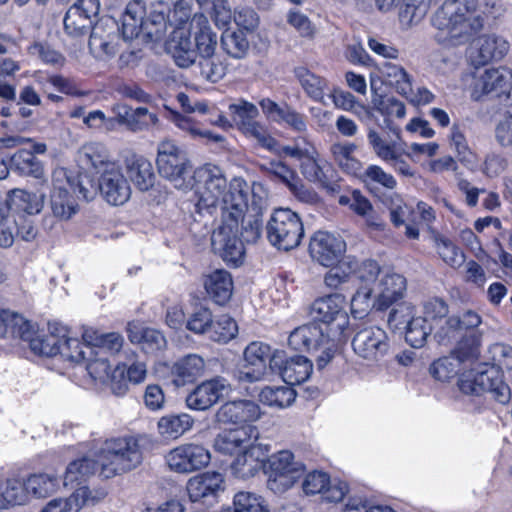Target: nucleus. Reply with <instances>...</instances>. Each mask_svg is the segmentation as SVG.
I'll return each mask as SVG.
<instances>
[{
  "instance_id": "1",
  "label": "nucleus",
  "mask_w": 512,
  "mask_h": 512,
  "mask_svg": "<svg viewBox=\"0 0 512 512\" xmlns=\"http://www.w3.org/2000/svg\"><path fill=\"white\" fill-rule=\"evenodd\" d=\"M197 197L196 208L198 212L207 211L221 205V218L226 211L234 212L230 204H236V197L244 203V210L248 209V185L245 180L235 177L227 181L221 168L207 164L193 172L191 187Z\"/></svg>"
},
{
  "instance_id": "2",
  "label": "nucleus",
  "mask_w": 512,
  "mask_h": 512,
  "mask_svg": "<svg viewBox=\"0 0 512 512\" xmlns=\"http://www.w3.org/2000/svg\"><path fill=\"white\" fill-rule=\"evenodd\" d=\"M477 6L478 0H445L431 17L435 40L445 46L467 43L484 26L483 18L475 14Z\"/></svg>"
},
{
  "instance_id": "3",
  "label": "nucleus",
  "mask_w": 512,
  "mask_h": 512,
  "mask_svg": "<svg viewBox=\"0 0 512 512\" xmlns=\"http://www.w3.org/2000/svg\"><path fill=\"white\" fill-rule=\"evenodd\" d=\"M95 456L105 478L128 472L143 460L140 438L126 435L106 439Z\"/></svg>"
},
{
  "instance_id": "4",
  "label": "nucleus",
  "mask_w": 512,
  "mask_h": 512,
  "mask_svg": "<svg viewBox=\"0 0 512 512\" xmlns=\"http://www.w3.org/2000/svg\"><path fill=\"white\" fill-rule=\"evenodd\" d=\"M236 204H230L234 212L226 211L221 218V225L215 230L211 237L212 248L219 253L225 262L238 265L242 262L245 254L244 242L239 238L240 224L243 223L244 203L242 198L236 197Z\"/></svg>"
},
{
  "instance_id": "5",
  "label": "nucleus",
  "mask_w": 512,
  "mask_h": 512,
  "mask_svg": "<svg viewBox=\"0 0 512 512\" xmlns=\"http://www.w3.org/2000/svg\"><path fill=\"white\" fill-rule=\"evenodd\" d=\"M346 342L336 337L328 328L307 324L295 328L289 335L288 344L295 350L320 352L316 358L317 367L323 369L334 357L339 346Z\"/></svg>"
},
{
  "instance_id": "6",
  "label": "nucleus",
  "mask_w": 512,
  "mask_h": 512,
  "mask_svg": "<svg viewBox=\"0 0 512 512\" xmlns=\"http://www.w3.org/2000/svg\"><path fill=\"white\" fill-rule=\"evenodd\" d=\"M352 313V301L340 293H333L319 297L310 306V316L319 322L326 324V328L336 337L347 341L350 335V316Z\"/></svg>"
},
{
  "instance_id": "7",
  "label": "nucleus",
  "mask_w": 512,
  "mask_h": 512,
  "mask_svg": "<svg viewBox=\"0 0 512 512\" xmlns=\"http://www.w3.org/2000/svg\"><path fill=\"white\" fill-rule=\"evenodd\" d=\"M156 164L159 174L179 190L191 187L192 165L187 154L171 140L158 144Z\"/></svg>"
},
{
  "instance_id": "8",
  "label": "nucleus",
  "mask_w": 512,
  "mask_h": 512,
  "mask_svg": "<svg viewBox=\"0 0 512 512\" xmlns=\"http://www.w3.org/2000/svg\"><path fill=\"white\" fill-rule=\"evenodd\" d=\"M305 464L290 450L273 453L267 460V487L282 494L291 489L304 475Z\"/></svg>"
},
{
  "instance_id": "9",
  "label": "nucleus",
  "mask_w": 512,
  "mask_h": 512,
  "mask_svg": "<svg viewBox=\"0 0 512 512\" xmlns=\"http://www.w3.org/2000/svg\"><path fill=\"white\" fill-rule=\"evenodd\" d=\"M459 389L470 395L490 393L500 404H507L511 400V390L503 380L502 374L494 367L479 372H468L460 376Z\"/></svg>"
},
{
  "instance_id": "10",
  "label": "nucleus",
  "mask_w": 512,
  "mask_h": 512,
  "mask_svg": "<svg viewBox=\"0 0 512 512\" xmlns=\"http://www.w3.org/2000/svg\"><path fill=\"white\" fill-rule=\"evenodd\" d=\"M269 242L283 250L296 248L304 235L300 217L290 209H277L267 223Z\"/></svg>"
},
{
  "instance_id": "11",
  "label": "nucleus",
  "mask_w": 512,
  "mask_h": 512,
  "mask_svg": "<svg viewBox=\"0 0 512 512\" xmlns=\"http://www.w3.org/2000/svg\"><path fill=\"white\" fill-rule=\"evenodd\" d=\"M380 272L379 264L372 259L354 267V318H362L372 310V295Z\"/></svg>"
},
{
  "instance_id": "12",
  "label": "nucleus",
  "mask_w": 512,
  "mask_h": 512,
  "mask_svg": "<svg viewBox=\"0 0 512 512\" xmlns=\"http://www.w3.org/2000/svg\"><path fill=\"white\" fill-rule=\"evenodd\" d=\"M271 346L262 341H252L243 351V364L238 372L241 382H258L271 372L270 362L273 357Z\"/></svg>"
},
{
  "instance_id": "13",
  "label": "nucleus",
  "mask_w": 512,
  "mask_h": 512,
  "mask_svg": "<svg viewBox=\"0 0 512 512\" xmlns=\"http://www.w3.org/2000/svg\"><path fill=\"white\" fill-rule=\"evenodd\" d=\"M71 346L77 348L79 340L69 337L63 326H50L48 334L39 335L30 341V347L35 354L46 357L61 355L64 359L81 358V352L74 354L70 351Z\"/></svg>"
},
{
  "instance_id": "14",
  "label": "nucleus",
  "mask_w": 512,
  "mask_h": 512,
  "mask_svg": "<svg viewBox=\"0 0 512 512\" xmlns=\"http://www.w3.org/2000/svg\"><path fill=\"white\" fill-rule=\"evenodd\" d=\"M170 470L191 473L206 467L211 460L210 451L201 444L185 443L171 449L165 456Z\"/></svg>"
},
{
  "instance_id": "15",
  "label": "nucleus",
  "mask_w": 512,
  "mask_h": 512,
  "mask_svg": "<svg viewBox=\"0 0 512 512\" xmlns=\"http://www.w3.org/2000/svg\"><path fill=\"white\" fill-rule=\"evenodd\" d=\"M272 373L278 374L282 380L290 385H299L312 374V362L301 355L288 357L284 350L275 349L270 362Z\"/></svg>"
},
{
  "instance_id": "16",
  "label": "nucleus",
  "mask_w": 512,
  "mask_h": 512,
  "mask_svg": "<svg viewBox=\"0 0 512 512\" xmlns=\"http://www.w3.org/2000/svg\"><path fill=\"white\" fill-rule=\"evenodd\" d=\"M347 243L339 234L317 231L309 242V254L312 260L323 267H328L347 255Z\"/></svg>"
},
{
  "instance_id": "17",
  "label": "nucleus",
  "mask_w": 512,
  "mask_h": 512,
  "mask_svg": "<svg viewBox=\"0 0 512 512\" xmlns=\"http://www.w3.org/2000/svg\"><path fill=\"white\" fill-rule=\"evenodd\" d=\"M367 138L378 158L390 164L399 174L405 177L414 176L413 169L404 159V156H409L404 141H385L374 129H369Z\"/></svg>"
},
{
  "instance_id": "18",
  "label": "nucleus",
  "mask_w": 512,
  "mask_h": 512,
  "mask_svg": "<svg viewBox=\"0 0 512 512\" xmlns=\"http://www.w3.org/2000/svg\"><path fill=\"white\" fill-rule=\"evenodd\" d=\"M119 27L111 17H103L97 21L89 38V49L98 59L106 60L115 56L119 46Z\"/></svg>"
},
{
  "instance_id": "19",
  "label": "nucleus",
  "mask_w": 512,
  "mask_h": 512,
  "mask_svg": "<svg viewBox=\"0 0 512 512\" xmlns=\"http://www.w3.org/2000/svg\"><path fill=\"white\" fill-rule=\"evenodd\" d=\"M86 370L95 381L110 387L117 395H124L128 391L125 379V365H117L111 370L108 360L103 355L89 354L85 360Z\"/></svg>"
},
{
  "instance_id": "20",
  "label": "nucleus",
  "mask_w": 512,
  "mask_h": 512,
  "mask_svg": "<svg viewBox=\"0 0 512 512\" xmlns=\"http://www.w3.org/2000/svg\"><path fill=\"white\" fill-rule=\"evenodd\" d=\"M52 181L53 190L50 196L52 213L61 220H68L77 212L78 208L71 194V191L75 192L74 183L70 181L64 169L55 170Z\"/></svg>"
},
{
  "instance_id": "21",
  "label": "nucleus",
  "mask_w": 512,
  "mask_h": 512,
  "mask_svg": "<svg viewBox=\"0 0 512 512\" xmlns=\"http://www.w3.org/2000/svg\"><path fill=\"white\" fill-rule=\"evenodd\" d=\"M231 391L229 381L217 376L198 384L186 397V404L192 410L205 411L228 396Z\"/></svg>"
},
{
  "instance_id": "22",
  "label": "nucleus",
  "mask_w": 512,
  "mask_h": 512,
  "mask_svg": "<svg viewBox=\"0 0 512 512\" xmlns=\"http://www.w3.org/2000/svg\"><path fill=\"white\" fill-rule=\"evenodd\" d=\"M511 85V69L505 66L489 68L474 75L471 95L475 100H480L483 96L489 94L499 96L505 93Z\"/></svg>"
},
{
  "instance_id": "23",
  "label": "nucleus",
  "mask_w": 512,
  "mask_h": 512,
  "mask_svg": "<svg viewBox=\"0 0 512 512\" xmlns=\"http://www.w3.org/2000/svg\"><path fill=\"white\" fill-rule=\"evenodd\" d=\"M99 11V0H77L65 14V31L73 37L86 34L92 29L93 19L98 16Z\"/></svg>"
},
{
  "instance_id": "24",
  "label": "nucleus",
  "mask_w": 512,
  "mask_h": 512,
  "mask_svg": "<svg viewBox=\"0 0 512 512\" xmlns=\"http://www.w3.org/2000/svg\"><path fill=\"white\" fill-rule=\"evenodd\" d=\"M259 431L256 426L243 425L234 429H226L216 435L214 449L225 455H236L258 441Z\"/></svg>"
},
{
  "instance_id": "25",
  "label": "nucleus",
  "mask_w": 512,
  "mask_h": 512,
  "mask_svg": "<svg viewBox=\"0 0 512 512\" xmlns=\"http://www.w3.org/2000/svg\"><path fill=\"white\" fill-rule=\"evenodd\" d=\"M261 409L251 400H233L222 404L215 414V420L223 425H251L261 417Z\"/></svg>"
},
{
  "instance_id": "26",
  "label": "nucleus",
  "mask_w": 512,
  "mask_h": 512,
  "mask_svg": "<svg viewBox=\"0 0 512 512\" xmlns=\"http://www.w3.org/2000/svg\"><path fill=\"white\" fill-rule=\"evenodd\" d=\"M406 288V279L402 275L394 272L385 273L380 278L377 290L372 295V309L387 310L404 297Z\"/></svg>"
},
{
  "instance_id": "27",
  "label": "nucleus",
  "mask_w": 512,
  "mask_h": 512,
  "mask_svg": "<svg viewBox=\"0 0 512 512\" xmlns=\"http://www.w3.org/2000/svg\"><path fill=\"white\" fill-rule=\"evenodd\" d=\"M168 51L180 68H189L196 63L197 53L191 41V32L188 23H183L182 18L171 34Z\"/></svg>"
},
{
  "instance_id": "28",
  "label": "nucleus",
  "mask_w": 512,
  "mask_h": 512,
  "mask_svg": "<svg viewBox=\"0 0 512 512\" xmlns=\"http://www.w3.org/2000/svg\"><path fill=\"white\" fill-rule=\"evenodd\" d=\"M99 191L111 205H123L129 200L131 188L117 164L101 174Z\"/></svg>"
},
{
  "instance_id": "29",
  "label": "nucleus",
  "mask_w": 512,
  "mask_h": 512,
  "mask_svg": "<svg viewBox=\"0 0 512 512\" xmlns=\"http://www.w3.org/2000/svg\"><path fill=\"white\" fill-rule=\"evenodd\" d=\"M268 447L258 441L235 455L230 465L232 474L240 479L255 476L263 466Z\"/></svg>"
},
{
  "instance_id": "30",
  "label": "nucleus",
  "mask_w": 512,
  "mask_h": 512,
  "mask_svg": "<svg viewBox=\"0 0 512 512\" xmlns=\"http://www.w3.org/2000/svg\"><path fill=\"white\" fill-rule=\"evenodd\" d=\"M386 332L379 327H368L354 335V352L368 360H378L388 351Z\"/></svg>"
},
{
  "instance_id": "31",
  "label": "nucleus",
  "mask_w": 512,
  "mask_h": 512,
  "mask_svg": "<svg viewBox=\"0 0 512 512\" xmlns=\"http://www.w3.org/2000/svg\"><path fill=\"white\" fill-rule=\"evenodd\" d=\"M189 31L194 38V49L197 57H209L216 54L218 46L217 33L203 13L194 14L188 22Z\"/></svg>"
},
{
  "instance_id": "32",
  "label": "nucleus",
  "mask_w": 512,
  "mask_h": 512,
  "mask_svg": "<svg viewBox=\"0 0 512 512\" xmlns=\"http://www.w3.org/2000/svg\"><path fill=\"white\" fill-rule=\"evenodd\" d=\"M77 161L83 169L101 174L116 165L107 146L96 141L87 142L79 148Z\"/></svg>"
},
{
  "instance_id": "33",
  "label": "nucleus",
  "mask_w": 512,
  "mask_h": 512,
  "mask_svg": "<svg viewBox=\"0 0 512 512\" xmlns=\"http://www.w3.org/2000/svg\"><path fill=\"white\" fill-rule=\"evenodd\" d=\"M146 7L142 0H133L126 6L122 16V35L125 40H131L144 32L153 37L158 31L149 28V21L145 20Z\"/></svg>"
},
{
  "instance_id": "34",
  "label": "nucleus",
  "mask_w": 512,
  "mask_h": 512,
  "mask_svg": "<svg viewBox=\"0 0 512 512\" xmlns=\"http://www.w3.org/2000/svg\"><path fill=\"white\" fill-rule=\"evenodd\" d=\"M224 490V476L219 472H205L191 478L187 483V491L192 502L216 498Z\"/></svg>"
},
{
  "instance_id": "35",
  "label": "nucleus",
  "mask_w": 512,
  "mask_h": 512,
  "mask_svg": "<svg viewBox=\"0 0 512 512\" xmlns=\"http://www.w3.org/2000/svg\"><path fill=\"white\" fill-rule=\"evenodd\" d=\"M85 341V347L89 350L90 355L99 354H116L124 344L123 337L116 332L100 333L93 328H86L82 334Z\"/></svg>"
},
{
  "instance_id": "36",
  "label": "nucleus",
  "mask_w": 512,
  "mask_h": 512,
  "mask_svg": "<svg viewBox=\"0 0 512 512\" xmlns=\"http://www.w3.org/2000/svg\"><path fill=\"white\" fill-rule=\"evenodd\" d=\"M477 58L480 65L493 61H501L510 50V43L503 36L488 33L481 35L476 41Z\"/></svg>"
},
{
  "instance_id": "37",
  "label": "nucleus",
  "mask_w": 512,
  "mask_h": 512,
  "mask_svg": "<svg viewBox=\"0 0 512 512\" xmlns=\"http://www.w3.org/2000/svg\"><path fill=\"white\" fill-rule=\"evenodd\" d=\"M204 288L209 297L217 304L227 303L233 292V280L224 269H216L204 276Z\"/></svg>"
},
{
  "instance_id": "38",
  "label": "nucleus",
  "mask_w": 512,
  "mask_h": 512,
  "mask_svg": "<svg viewBox=\"0 0 512 512\" xmlns=\"http://www.w3.org/2000/svg\"><path fill=\"white\" fill-rule=\"evenodd\" d=\"M130 181L140 190L147 191L154 185L155 174L152 163L143 156L132 155L125 160Z\"/></svg>"
},
{
  "instance_id": "39",
  "label": "nucleus",
  "mask_w": 512,
  "mask_h": 512,
  "mask_svg": "<svg viewBox=\"0 0 512 512\" xmlns=\"http://www.w3.org/2000/svg\"><path fill=\"white\" fill-rule=\"evenodd\" d=\"M205 369L204 359L197 354H188L178 359L171 368L176 386H184L200 377Z\"/></svg>"
},
{
  "instance_id": "40",
  "label": "nucleus",
  "mask_w": 512,
  "mask_h": 512,
  "mask_svg": "<svg viewBox=\"0 0 512 512\" xmlns=\"http://www.w3.org/2000/svg\"><path fill=\"white\" fill-rule=\"evenodd\" d=\"M127 333L132 343L141 344L146 353H155L166 346L163 334L152 328L141 327L138 323H128Z\"/></svg>"
},
{
  "instance_id": "41",
  "label": "nucleus",
  "mask_w": 512,
  "mask_h": 512,
  "mask_svg": "<svg viewBox=\"0 0 512 512\" xmlns=\"http://www.w3.org/2000/svg\"><path fill=\"white\" fill-rule=\"evenodd\" d=\"M193 424V418L187 413L168 414L158 420L157 430L162 438L175 440L189 431Z\"/></svg>"
},
{
  "instance_id": "42",
  "label": "nucleus",
  "mask_w": 512,
  "mask_h": 512,
  "mask_svg": "<svg viewBox=\"0 0 512 512\" xmlns=\"http://www.w3.org/2000/svg\"><path fill=\"white\" fill-rule=\"evenodd\" d=\"M319 153L315 148V154L312 157H305L301 163L302 174L309 180L320 184L328 193L336 195L341 191L339 183H330L323 168L318 161Z\"/></svg>"
},
{
  "instance_id": "43",
  "label": "nucleus",
  "mask_w": 512,
  "mask_h": 512,
  "mask_svg": "<svg viewBox=\"0 0 512 512\" xmlns=\"http://www.w3.org/2000/svg\"><path fill=\"white\" fill-rule=\"evenodd\" d=\"M437 254L451 268H459L465 262V255L456 244L439 232H432Z\"/></svg>"
},
{
  "instance_id": "44",
  "label": "nucleus",
  "mask_w": 512,
  "mask_h": 512,
  "mask_svg": "<svg viewBox=\"0 0 512 512\" xmlns=\"http://www.w3.org/2000/svg\"><path fill=\"white\" fill-rule=\"evenodd\" d=\"M29 331V322L21 314L9 309L0 310V338L7 335L26 338Z\"/></svg>"
},
{
  "instance_id": "45",
  "label": "nucleus",
  "mask_w": 512,
  "mask_h": 512,
  "mask_svg": "<svg viewBox=\"0 0 512 512\" xmlns=\"http://www.w3.org/2000/svg\"><path fill=\"white\" fill-rule=\"evenodd\" d=\"M98 466L97 459L93 460L88 457L72 461L66 468L63 485L65 487H73L74 485L81 484L95 473Z\"/></svg>"
},
{
  "instance_id": "46",
  "label": "nucleus",
  "mask_w": 512,
  "mask_h": 512,
  "mask_svg": "<svg viewBox=\"0 0 512 512\" xmlns=\"http://www.w3.org/2000/svg\"><path fill=\"white\" fill-rule=\"evenodd\" d=\"M8 204L18 211L28 215H34L41 212L44 206V197L35 193H30L22 189H14L9 192Z\"/></svg>"
},
{
  "instance_id": "47",
  "label": "nucleus",
  "mask_w": 512,
  "mask_h": 512,
  "mask_svg": "<svg viewBox=\"0 0 512 512\" xmlns=\"http://www.w3.org/2000/svg\"><path fill=\"white\" fill-rule=\"evenodd\" d=\"M295 398L296 392L290 386H266L259 394V400L263 404L279 409L290 406Z\"/></svg>"
},
{
  "instance_id": "48",
  "label": "nucleus",
  "mask_w": 512,
  "mask_h": 512,
  "mask_svg": "<svg viewBox=\"0 0 512 512\" xmlns=\"http://www.w3.org/2000/svg\"><path fill=\"white\" fill-rule=\"evenodd\" d=\"M59 487V479L50 474H33L25 481V489L28 494L37 498H45L55 493Z\"/></svg>"
},
{
  "instance_id": "49",
  "label": "nucleus",
  "mask_w": 512,
  "mask_h": 512,
  "mask_svg": "<svg viewBox=\"0 0 512 512\" xmlns=\"http://www.w3.org/2000/svg\"><path fill=\"white\" fill-rule=\"evenodd\" d=\"M450 144L454 149L459 161L466 167L473 169L477 166L476 154L470 149L466 137L461 128L454 124L450 133Z\"/></svg>"
},
{
  "instance_id": "50",
  "label": "nucleus",
  "mask_w": 512,
  "mask_h": 512,
  "mask_svg": "<svg viewBox=\"0 0 512 512\" xmlns=\"http://www.w3.org/2000/svg\"><path fill=\"white\" fill-rule=\"evenodd\" d=\"M328 267L330 269L324 275V283L328 288L339 289L350 282L352 278V260L349 256Z\"/></svg>"
},
{
  "instance_id": "51",
  "label": "nucleus",
  "mask_w": 512,
  "mask_h": 512,
  "mask_svg": "<svg viewBox=\"0 0 512 512\" xmlns=\"http://www.w3.org/2000/svg\"><path fill=\"white\" fill-rule=\"evenodd\" d=\"M12 166L21 174L40 179L44 176L42 163L33 155L31 151L21 149L11 158Z\"/></svg>"
},
{
  "instance_id": "52",
  "label": "nucleus",
  "mask_w": 512,
  "mask_h": 512,
  "mask_svg": "<svg viewBox=\"0 0 512 512\" xmlns=\"http://www.w3.org/2000/svg\"><path fill=\"white\" fill-rule=\"evenodd\" d=\"M436 0H402L400 21L408 26L419 23Z\"/></svg>"
},
{
  "instance_id": "53",
  "label": "nucleus",
  "mask_w": 512,
  "mask_h": 512,
  "mask_svg": "<svg viewBox=\"0 0 512 512\" xmlns=\"http://www.w3.org/2000/svg\"><path fill=\"white\" fill-rule=\"evenodd\" d=\"M221 47L232 58L242 59L249 50V41L243 31H225L221 35Z\"/></svg>"
},
{
  "instance_id": "54",
  "label": "nucleus",
  "mask_w": 512,
  "mask_h": 512,
  "mask_svg": "<svg viewBox=\"0 0 512 512\" xmlns=\"http://www.w3.org/2000/svg\"><path fill=\"white\" fill-rule=\"evenodd\" d=\"M432 330V324L427 323V318L412 317L407 323L405 339L412 347L421 348L425 345Z\"/></svg>"
},
{
  "instance_id": "55",
  "label": "nucleus",
  "mask_w": 512,
  "mask_h": 512,
  "mask_svg": "<svg viewBox=\"0 0 512 512\" xmlns=\"http://www.w3.org/2000/svg\"><path fill=\"white\" fill-rule=\"evenodd\" d=\"M28 499V492L25 489V482L18 479H7L0 482V500L3 507L9 505H22Z\"/></svg>"
},
{
  "instance_id": "56",
  "label": "nucleus",
  "mask_w": 512,
  "mask_h": 512,
  "mask_svg": "<svg viewBox=\"0 0 512 512\" xmlns=\"http://www.w3.org/2000/svg\"><path fill=\"white\" fill-rule=\"evenodd\" d=\"M238 334V325L236 321L229 315L223 314L215 320L209 329V337L216 342L227 343L234 339Z\"/></svg>"
},
{
  "instance_id": "57",
  "label": "nucleus",
  "mask_w": 512,
  "mask_h": 512,
  "mask_svg": "<svg viewBox=\"0 0 512 512\" xmlns=\"http://www.w3.org/2000/svg\"><path fill=\"white\" fill-rule=\"evenodd\" d=\"M382 75L386 82L393 86L399 94H406L410 91L412 78L402 66L386 63L382 68Z\"/></svg>"
},
{
  "instance_id": "58",
  "label": "nucleus",
  "mask_w": 512,
  "mask_h": 512,
  "mask_svg": "<svg viewBox=\"0 0 512 512\" xmlns=\"http://www.w3.org/2000/svg\"><path fill=\"white\" fill-rule=\"evenodd\" d=\"M461 365L460 359L451 353L448 356L441 357L434 361L429 371L435 379L439 381H449L459 373Z\"/></svg>"
},
{
  "instance_id": "59",
  "label": "nucleus",
  "mask_w": 512,
  "mask_h": 512,
  "mask_svg": "<svg viewBox=\"0 0 512 512\" xmlns=\"http://www.w3.org/2000/svg\"><path fill=\"white\" fill-rule=\"evenodd\" d=\"M106 492L103 489H91L87 486H82L76 489L69 500L74 512H79L85 506H94L103 500Z\"/></svg>"
},
{
  "instance_id": "60",
  "label": "nucleus",
  "mask_w": 512,
  "mask_h": 512,
  "mask_svg": "<svg viewBox=\"0 0 512 512\" xmlns=\"http://www.w3.org/2000/svg\"><path fill=\"white\" fill-rule=\"evenodd\" d=\"M297 75L306 93L314 100L324 103L326 81L305 69H300Z\"/></svg>"
},
{
  "instance_id": "61",
  "label": "nucleus",
  "mask_w": 512,
  "mask_h": 512,
  "mask_svg": "<svg viewBox=\"0 0 512 512\" xmlns=\"http://www.w3.org/2000/svg\"><path fill=\"white\" fill-rule=\"evenodd\" d=\"M174 124L181 130L189 133L193 138H205L208 141L222 143L224 141V137L220 134H215L209 130L201 129L192 119L182 116L175 115L173 118Z\"/></svg>"
},
{
  "instance_id": "62",
  "label": "nucleus",
  "mask_w": 512,
  "mask_h": 512,
  "mask_svg": "<svg viewBox=\"0 0 512 512\" xmlns=\"http://www.w3.org/2000/svg\"><path fill=\"white\" fill-rule=\"evenodd\" d=\"M235 512H268L263 499L251 492H239L234 496Z\"/></svg>"
},
{
  "instance_id": "63",
  "label": "nucleus",
  "mask_w": 512,
  "mask_h": 512,
  "mask_svg": "<svg viewBox=\"0 0 512 512\" xmlns=\"http://www.w3.org/2000/svg\"><path fill=\"white\" fill-rule=\"evenodd\" d=\"M198 65L202 77L212 83L218 82L226 74V67L216 54L199 58Z\"/></svg>"
},
{
  "instance_id": "64",
  "label": "nucleus",
  "mask_w": 512,
  "mask_h": 512,
  "mask_svg": "<svg viewBox=\"0 0 512 512\" xmlns=\"http://www.w3.org/2000/svg\"><path fill=\"white\" fill-rule=\"evenodd\" d=\"M330 152L335 164L347 174L352 171V144L348 141H336Z\"/></svg>"
}]
</instances>
